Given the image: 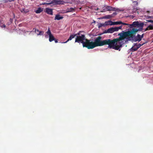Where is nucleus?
Returning a JSON list of instances; mask_svg holds the SVG:
<instances>
[{
    "label": "nucleus",
    "mask_w": 153,
    "mask_h": 153,
    "mask_svg": "<svg viewBox=\"0 0 153 153\" xmlns=\"http://www.w3.org/2000/svg\"><path fill=\"white\" fill-rule=\"evenodd\" d=\"M74 10V8H71L68 9V12H71L72 11H73Z\"/></svg>",
    "instance_id": "b1692460"
},
{
    "label": "nucleus",
    "mask_w": 153,
    "mask_h": 153,
    "mask_svg": "<svg viewBox=\"0 0 153 153\" xmlns=\"http://www.w3.org/2000/svg\"><path fill=\"white\" fill-rule=\"evenodd\" d=\"M63 18V17L60 16L59 14L56 15L55 18V20H60L62 19Z\"/></svg>",
    "instance_id": "dca6fc26"
},
{
    "label": "nucleus",
    "mask_w": 153,
    "mask_h": 153,
    "mask_svg": "<svg viewBox=\"0 0 153 153\" xmlns=\"http://www.w3.org/2000/svg\"><path fill=\"white\" fill-rule=\"evenodd\" d=\"M122 34L121 32L118 34V36H120L118 38L114 39L112 40L107 39L103 40L102 46L108 45L110 48L120 51V48L122 47L123 44Z\"/></svg>",
    "instance_id": "f257e3e1"
},
{
    "label": "nucleus",
    "mask_w": 153,
    "mask_h": 153,
    "mask_svg": "<svg viewBox=\"0 0 153 153\" xmlns=\"http://www.w3.org/2000/svg\"><path fill=\"white\" fill-rule=\"evenodd\" d=\"M46 33L48 35H49V41L50 42H51L54 40H55V38L52 34L49 28H48V30Z\"/></svg>",
    "instance_id": "6e6552de"
},
{
    "label": "nucleus",
    "mask_w": 153,
    "mask_h": 153,
    "mask_svg": "<svg viewBox=\"0 0 153 153\" xmlns=\"http://www.w3.org/2000/svg\"><path fill=\"white\" fill-rule=\"evenodd\" d=\"M66 2L64 0H53L51 2L48 3H45L43 4H52L54 5H57L59 4H64Z\"/></svg>",
    "instance_id": "39448f33"
},
{
    "label": "nucleus",
    "mask_w": 153,
    "mask_h": 153,
    "mask_svg": "<svg viewBox=\"0 0 153 153\" xmlns=\"http://www.w3.org/2000/svg\"><path fill=\"white\" fill-rule=\"evenodd\" d=\"M113 31H114H114H117L118 30V28L117 27H113Z\"/></svg>",
    "instance_id": "a878e982"
},
{
    "label": "nucleus",
    "mask_w": 153,
    "mask_h": 153,
    "mask_svg": "<svg viewBox=\"0 0 153 153\" xmlns=\"http://www.w3.org/2000/svg\"><path fill=\"white\" fill-rule=\"evenodd\" d=\"M123 40L126 39L128 41H133L134 42H140L142 39L140 37V35L138 34L136 36L135 35L136 33L134 34H129L127 32H124V31L122 32Z\"/></svg>",
    "instance_id": "7ed1b4c3"
},
{
    "label": "nucleus",
    "mask_w": 153,
    "mask_h": 153,
    "mask_svg": "<svg viewBox=\"0 0 153 153\" xmlns=\"http://www.w3.org/2000/svg\"><path fill=\"white\" fill-rule=\"evenodd\" d=\"M111 17H112V15H111L105 16H104L103 18L104 19H109Z\"/></svg>",
    "instance_id": "412c9836"
},
{
    "label": "nucleus",
    "mask_w": 153,
    "mask_h": 153,
    "mask_svg": "<svg viewBox=\"0 0 153 153\" xmlns=\"http://www.w3.org/2000/svg\"><path fill=\"white\" fill-rule=\"evenodd\" d=\"M114 9L115 10H113V11H117V12H119L120 11H122V10H120L118 8H116L115 7H114Z\"/></svg>",
    "instance_id": "393cba45"
},
{
    "label": "nucleus",
    "mask_w": 153,
    "mask_h": 153,
    "mask_svg": "<svg viewBox=\"0 0 153 153\" xmlns=\"http://www.w3.org/2000/svg\"><path fill=\"white\" fill-rule=\"evenodd\" d=\"M108 22H111L112 23L110 25H120L121 23H122V22L121 21L116 22H112L111 21H108Z\"/></svg>",
    "instance_id": "f8f14e48"
},
{
    "label": "nucleus",
    "mask_w": 153,
    "mask_h": 153,
    "mask_svg": "<svg viewBox=\"0 0 153 153\" xmlns=\"http://www.w3.org/2000/svg\"><path fill=\"white\" fill-rule=\"evenodd\" d=\"M105 8L107 11H113V10H115L114 7L109 6H106L105 7Z\"/></svg>",
    "instance_id": "2eb2a0df"
},
{
    "label": "nucleus",
    "mask_w": 153,
    "mask_h": 153,
    "mask_svg": "<svg viewBox=\"0 0 153 153\" xmlns=\"http://www.w3.org/2000/svg\"><path fill=\"white\" fill-rule=\"evenodd\" d=\"M43 10L41 7H39L38 9L35 11V12L37 13H39L42 12Z\"/></svg>",
    "instance_id": "aec40b11"
},
{
    "label": "nucleus",
    "mask_w": 153,
    "mask_h": 153,
    "mask_svg": "<svg viewBox=\"0 0 153 153\" xmlns=\"http://www.w3.org/2000/svg\"><path fill=\"white\" fill-rule=\"evenodd\" d=\"M86 39L84 35L81 34V36H76L75 39V42L81 43L83 45L85 42L84 41H85V40Z\"/></svg>",
    "instance_id": "0eeeda50"
},
{
    "label": "nucleus",
    "mask_w": 153,
    "mask_h": 153,
    "mask_svg": "<svg viewBox=\"0 0 153 153\" xmlns=\"http://www.w3.org/2000/svg\"><path fill=\"white\" fill-rule=\"evenodd\" d=\"M82 45L83 47L89 49H92L95 48L94 42L87 39Z\"/></svg>",
    "instance_id": "20e7f679"
},
{
    "label": "nucleus",
    "mask_w": 153,
    "mask_h": 153,
    "mask_svg": "<svg viewBox=\"0 0 153 153\" xmlns=\"http://www.w3.org/2000/svg\"><path fill=\"white\" fill-rule=\"evenodd\" d=\"M148 27L149 30H152L153 29V27L151 24L149 25L148 26Z\"/></svg>",
    "instance_id": "5701e85b"
},
{
    "label": "nucleus",
    "mask_w": 153,
    "mask_h": 153,
    "mask_svg": "<svg viewBox=\"0 0 153 153\" xmlns=\"http://www.w3.org/2000/svg\"><path fill=\"white\" fill-rule=\"evenodd\" d=\"M144 25L143 23H139L138 21L133 22L131 25V28H133L128 31H124V32H127L129 34H135L139 31H142Z\"/></svg>",
    "instance_id": "f03ea898"
},
{
    "label": "nucleus",
    "mask_w": 153,
    "mask_h": 153,
    "mask_svg": "<svg viewBox=\"0 0 153 153\" xmlns=\"http://www.w3.org/2000/svg\"><path fill=\"white\" fill-rule=\"evenodd\" d=\"M144 36V34H143L142 35H140V37L142 39L143 37Z\"/></svg>",
    "instance_id": "2f4dec72"
},
{
    "label": "nucleus",
    "mask_w": 153,
    "mask_h": 153,
    "mask_svg": "<svg viewBox=\"0 0 153 153\" xmlns=\"http://www.w3.org/2000/svg\"><path fill=\"white\" fill-rule=\"evenodd\" d=\"M53 41H54L56 43H57L58 42L57 39H56L55 38V40H54Z\"/></svg>",
    "instance_id": "473e14b6"
},
{
    "label": "nucleus",
    "mask_w": 153,
    "mask_h": 153,
    "mask_svg": "<svg viewBox=\"0 0 153 153\" xmlns=\"http://www.w3.org/2000/svg\"><path fill=\"white\" fill-rule=\"evenodd\" d=\"M76 36V35L74 34L71 35L70 36L68 39L65 42H62V43H65L73 39Z\"/></svg>",
    "instance_id": "9b49d317"
},
{
    "label": "nucleus",
    "mask_w": 153,
    "mask_h": 153,
    "mask_svg": "<svg viewBox=\"0 0 153 153\" xmlns=\"http://www.w3.org/2000/svg\"><path fill=\"white\" fill-rule=\"evenodd\" d=\"M109 24L107 22H105V24L100 23L99 24L98 27L100 28L102 27H105V25H108Z\"/></svg>",
    "instance_id": "f3484780"
},
{
    "label": "nucleus",
    "mask_w": 153,
    "mask_h": 153,
    "mask_svg": "<svg viewBox=\"0 0 153 153\" xmlns=\"http://www.w3.org/2000/svg\"><path fill=\"white\" fill-rule=\"evenodd\" d=\"M147 43V42L146 41L145 42L143 43L142 44H137V43H134V45L136 46V47H137L138 49L139 48H140L141 46L143 45L144 44L146 43Z\"/></svg>",
    "instance_id": "a211bd4d"
},
{
    "label": "nucleus",
    "mask_w": 153,
    "mask_h": 153,
    "mask_svg": "<svg viewBox=\"0 0 153 153\" xmlns=\"http://www.w3.org/2000/svg\"><path fill=\"white\" fill-rule=\"evenodd\" d=\"M149 29H148V27L146 28V29H145L144 30V31H147V30H149Z\"/></svg>",
    "instance_id": "72a5a7b5"
},
{
    "label": "nucleus",
    "mask_w": 153,
    "mask_h": 153,
    "mask_svg": "<svg viewBox=\"0 0 153 153\" xmlns=\"http://www.w3.org/2000/svg\"><path fill=\"white\" fill-rule=\"evenodd\" d=\"M2 19L1 18H0V26H1V25H2Z\"/></svg>",
    "instance_id": "c85d7f7f"
},
{
    "label": "nucleus",
    "mask_w": 153,
    "mask_h": 153,
    "mask_svg": "<svg viewBox=\"0 0 153 153\" xmlns=\"http://www.w3.org/2000/svg\"><path fill=\"white\" fill-rule=\"evenodd\" d=\"M138 49L134 45L131 48V51H136Z\"/></svg>",
    "instance_id": "6ab92c4d"
},
{
    "label": "nucleus",
    "mask_w": 153,
    "mask_h": 153,
    "mask_svg": "<svg viewBox=\"0 0 153 153\" xmlns=\"http://www.w3.org/2000/svg\"><path fill=\"white\" fill-rule=\"evenodd\" d=\"M122 27H123L122 25H121L119 27H117L118 28V30H119V29H121L122 28Z\"/></svg>",
    "instance_id": "7c9ffc66"
},
{
    "label": "nucleus",
    "mask_w": 153,
    "mask_h": 153,
    "mask_svg": "<svg viewBox=\"0 0 153 153\" xmlns=\"http://www.w3.org/2000/svg\"><path fill=\"white\" fill-rule=\"evenodd\" d=\"M20 10L21 12L25 13H26L29 11L28 10L26 9L25 8L20 9Z\"/></svg>",
    "instance_id": "4468645a"
},
{
    "label": "nucleus",
    "mask_w": 153,
    "mask_h": 153,
    "mask_svg": "<svg viewBox=\"0 0 153 153\" xmlns=\"http://www.w3.org/2000/svg\"><path fill=\"white\" fill-rule=\"evenodd\" d=\"M113 27L109 28L105 30L104 32V33H112L114 32Z\"/></svg>",
    "instance_id": "9d476101"
},
{
    "label": "nucleus",
    "mask_w": 153,
    "mask_h": 153,
    "mask_svg": "<svg viewBox=\"0 0 153 153\" xmlns=\"http://www.w3.org/2000/svg\"><path fill=\"white\" fill-rule=\"evenodd\" d=\"M102 37L99 36L96 38L94 40V44L95 47L98 46H102L103 40H102Z\"/></svg>",
    "instance_id": "423d86ee"
},
{
    "label": "nucleus",
    "mask_w": 153,
    "mask_h": 153,
    "mask_svg": "<svg viewBox=\"0 0 153 153\" xmlns=\"http://www.w3.org/2000/svg\"><path fill=\"white\" fill-rule=\"evenodd\" d=\"M0 27H1V28H5L6 27V26L4 24H3L2 25H1V26H0Z\"/></svg>",
    "instance_id": "bb28decb"
},
{
    "label": "nucleus",
    "mask_w": 153,
    "mask_h": 153,
    "mask_svg": "<svg viewBox=\"0 0 153 153\" xmlns=\"http://www.w3.org/2000/svg\"><path fill=\"white\" fill-rule=\"evenodd\" d=\"M35 30L36 33L37 35H42L44 32L42 31H39L38 30H36L35 28H33V30Z\"/></svg>",
    "instance_id": "ddd939ff"
},
{
    "label": "nucleus",
    "mask_w": 153,
    "mask_h": 153,
    "mask_svg": "<svg viewBox=\"0 0 153 153\" xmlns=\"http://www.w3.org/2000/svg\"><path fill=\"white\" fill-rule=\"evenodd\" d=\"M117 14V13L116 12H114L113 13H112L111 15H112V17H113L114 16L116 15Z\"/></svg>",
    "instance_id": "c756f323"
},
{
    "label": "nucleus",
    "mask_w": 153,
    "mask_h": 153,
    "mask_svg": "<svg viewBox=\"0 0 153 153\" xmlns=\"http://www.w3.org/2000/svg\"><path fill=\"white\" fill-rule=\"evenodd\" d=\"M45 12L48 14L51 15H53V10L51 9L48 8H46Z\"/></svg>",
    "instance_id": "1a4fd4ad"
},
{
    "label": "nucleus",
    "mask_w": 153,
    "mask_h": 153,
    "mask_svg": "<svg viewBox=\"0 0 153 153\" xmlns=\"http://www.w3.org/2000/svg\"><path fill=\"white\" fill-rule=\"evenodd\" d=\"M81 32V31H80L79 32L77 33L76 34H74L75 35H76V36H80V33Z\"/></svg>",
    "instance_id": "cd10ccee"
},
{
    "label": "nucleus",
    "mask_w": 153,
    "mask_h": 153,
    "mask_svg": "<svg viewBox=\"0 0 153 153\" xmlns=\"http://www.w3.org/2000/svg\"><path fill=\"white\" fill-rule=\"evenodd\" d=\"M121 24H122V25H127L128 27H129L130 28H131V24H127V23H123V22H122V23H121Z\"/></svg>",
    "instance_id": "4be33fe9"
}]
</instances>
